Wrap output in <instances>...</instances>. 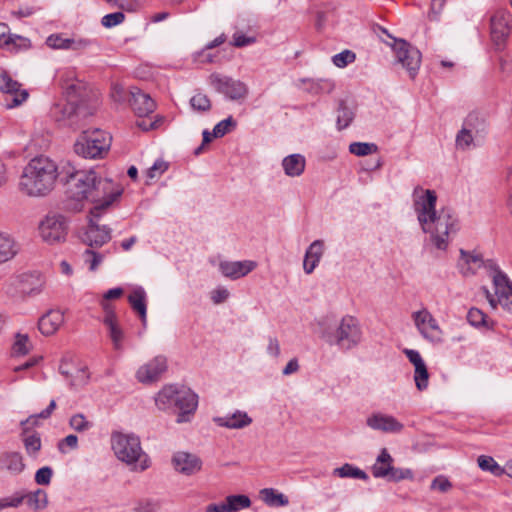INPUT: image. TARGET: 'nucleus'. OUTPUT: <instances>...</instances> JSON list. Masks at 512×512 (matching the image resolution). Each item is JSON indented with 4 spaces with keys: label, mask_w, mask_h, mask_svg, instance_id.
Wrapping results in <instances>:
<instances>
[{
    "label": "nucleus",
    "mask_w": 512,
    "mask_h": 512,
    "mask_svg": "<svg viewBox=\"0 0 512 512\" xmlns=\"http://www.w3.org/2000/svg\"><path fill=\"white\" fill-rule=\"evenodd\" d=\"M414 381L416 388L419 391H424L427 389L429 383V373L425 363L422 365H417L415 368Z\"/></svg>",
    "instance_id": "obj_43"
},
{
    "label": "nucleus",
    "mask_w": 512,
    "mask_h": 512,
    "mask_svg": "<svg viewBox=\"0 0 512 512\" xmlns=\"http://www.w3.org/2000/svg\"><path fill=\"white\" fill-rule=\"evenodd\" d=\"M447 0H432L430 12L428 14V17L430 20L436 21L439 18V15L443 11V8L446 4Z\"/></svg>",
    "instance_id": "obj_61"
},
{
    "label": "nucleus",
    "mask_w": 512,
    "mask_h": 512,
    "mask_svg": "<svg viewBox=\"0 0 512 512\" xmlns=\"http://www.w3.org/2000/svg\"><path fill=\"white\" fill-rule=\"evenodd\" d=\"M209 82L219 93L224 94L231 100L244 99L248 94L245 83L227 76L213 73L209 77Z\"/></svg>",
    "instance_id": "obj_15"
},
{
    "label": "nucleus",
    "mask_w": 512,
    "mask_h": 512,
    "mask_svg": "<svg viewBox=\"0 0 512 512\" xmlns=\"http://www.w3.org/2000/svg\"><path fill=\"white\" fill-rule=\"evenodd\" d=\"M128 301L133 308L141 317L143 323L146 321V303H145V292L139 288L134 290L129 296Z\"/></svg>",
    "instance_id": "obj_36"
},
{
    "label": "nucleus",
    "mask_w": 512,
    "mask_h": 512,
    "mask_svg": "<svg viewBox=\"0 0 512 512\" xmlns=\"http://www.w3.org/2000/svg\"><path fill=\"white\" fill-rule=\"evenodd\" d=\"M481 143L476 140L466 129L463 127L456 135V146L461 150H468L471 147H476Z\"/></svg>",
    "instance_id": "obj_40"
},
{
    "label": "nucleus",
    "mask_w": 512,
    "mask_h": 512,
    "mask_svg": "<svg viewBox=\"0 0 512 512\" xmlns=\"http://www.w3.org/2000/svg\"><path fill=\"white\" fill-rule=\"evenodd\" d=\"M392 48L396 59L414 79L421 65V52L404 39H394Z\"/></svg>",
    "instance_id": "obj_12"
},
{
    "label": "nucleus",
    "mask_w": 512,
    "mask_h": 512,
    "mask_svg": "<svg viewBox=\"0 0 512 512\" xmlns=\"http://www.w3.org/2000/svg\"><path fill=\"white\" fill-rule=\"evenodd\" d=\"M478 466L483 471H489L495 476L504 474V467H501L492 457L481 455L478 457Z\"/></svg>",
    "instance_id": "obj_41"
},
{
    "label": "nucleus",
    "mask_w": 512,
    "mask_h": 512,
    "mask_svg": "<svg viewBox=\"0 0 512 512\" xmlns=\"http://www.w3.org/2000/svg\"><path fill=\"white\" fill-rule=\"evenodd\" d=\"M101 306L104 311L103 323L108 329L109 337L113 343L114 348L116 350H120L122 348L124 332L118 323L117 316L113 310L112 305L110 303H106L105 301H101Z\"/></svg>",
    "instance_id": "obj_19"
},
{
    "label": "nucleus",
    "mask_w": 512,
    "mask_h": 512,
    "mask_svg": "<svg viewBox=\"0 0 512 512\" xmlns=\"http://www.w3.org/2000/svg\"><path fill=\"white\" fill-rule=\"evenodd\" d=\"M361 336L359 323L352 316L343 317L334 334H323L328 343H335L345 350L355 347L361 341Z\"/></svg>",
    "instance_id": "obj_9"
},
{
    "label": "nucleus",
    "mask_w": 512,
    "mask_h": 512,
    "mask_svg": "<svg viewBox=\"0 0 512 512\" xmlns=\"http://www.w3.org/2000/svg\"><path fill=\"white\" fill-rule=\"evenodd\" d=\"M262 500L271 507H283L289 504V499L283 493L273 488H264L260 491Z\"/></svg>",
    "instance_id": "obj_33"
},
{
    "label": "nucleus",
    "mask_w": 512,
    "mask_h": 512,
    "mask_svg": "<svg viewBox=\"0 0 512 512\" xmlns=\"http://www.w3.org/2000/svg\"><path fill=\"white\" fill-rule=\"evenodd\" d=\"M333 475L340 478L369 479V476L365 471L349 463H345L341 467L335 468L333 470Z\"/></svg>",
    "instance_id": "obj_35"
},
{
    "label": "nucleus",
    "mask_w": 512,
    "mask_h": 512,
    "mask_svg": "<svg viewBox=\"0 0 512 512\" xmlns=\"http://www.w3.org/2000/svg\"><path fill=\"white\" fill-rule=\"evenodd\" d=\"M84 262L88 265L90 271H95L104 259V254L86 249L84 254Z\"/></svg>",
    "instance_id": "obj_48"
},
{
    "label": "nucleus",
    "mask_w": 512,
    "mask_h": 512,
    "mask_svg": "<svg viewBox=\"0 0 512 512\" xmlns=\"http://www.w3.org/2000/svg\"><path fill=\"white\" fill-rule=\"evenodd\" d=\"M168 169V163L164 160H156L154 164L147 170L149 179L159 178Z\"/></svg>",
    "instance_id": "obj_57"
},
{
    "label": "nucleus",
    "mask_w": 512,
    "mask_h": 512,
    "mask_svg": "<svg viewBox=\"0 0 512 512\" xmlns=\"http://www.w3.org/2000/svg\"><path fill=\"white\" fill-rule=\"evenodd\" d=\"M354 118L353 111L344 103H341L337 112V124L339 129L346 128Z\"/></svg>",
    "instance_id": "obj_45"
},
{
    "label": "nucleus",
    "mask_w": 512,
    "mask_h": 512,
    "mask_svg": "<svg viewBox=\"0 0 512 512\" xmlns=\"http://www.w3.org/2000/svg\"><path fill=\"white\" fill-rule=\"evenodd\" d=\"M24 498H26L27 505L34 510H42L48 504L47 494L42 489L27 494Z\"/></svg>",
    "instance_id": "obj_38"
},
{
    "label": "nucleus",
    "mask_w": 512,
    "mask_h": 512,
    "mask_svg": "<svg viewBox=\"0 0 512 512\" xmlns=\"http://www.w3.org/2000/svg\"><path fill=\"white\" fill-rule=\"evenodd\" d=\"M256 266L257 263L251 260L221 261L219 270L225 277L235 280L246 276L253 271Z\"/></svg>",
    "instance_id": "obj_22"
},
{
    "label": "nucleus",
    "mask_w": 512,
    "mask_h": 512,
    "mask_svg": "<svg viewBox=\"0 0 512 512\" xmlns=\"http://www.w3.org/2000/svg\"><path fill=\"white\" fill-rule=\"evenodd\" d=\"M356 59V55L351 50H344L332 57V62L335 66L339 68H344L348 64L354 62Z\"/></svg>",
    "instance_id": "obj_49"
},
{
    "label": "nucleus",
    "mask_w": 512,
    "mask_h": 512,
    "mask_svg": "<svg viewBox=\"0 0 512 512\" xmlns=\"http://www.w3.org/2000/svg\"><path fill=\"white\" fill-rule=\"evenodd\" d=\"M229 297V291L225 288H217L211 292V300L214 304L225 302Z\"/></svg>",
    "instance_id": "obj_62"
},
{
    "label": "nucleus",
    "mask_w": 512,
    "mask_h": 512,
    "mask_svg": "<svg viewBox=\"0 0 512 512\" xmlns=\"http://www.w3.org/2000/svg\"><path fill=\"white\" fill-rule=\"evenodd\" d=\"M98 218L99 217H93L89 213L88 226L80 236L82 242L91 248L101 247L111 240V229L106 225H98L96 223V219Z\"/></svg>",
    "instance_id": "obj_16"
},
{
    "label": "nucleus",
    "mask_w": 512,
    "mask_h": 512,
    "mask_svg": "<svg viewBox=\"0 0 512 512\" xmlns=\"http://www.w3.org/2000/svg\"><path fill=\"white\" fill-rule=\"evenodd\" d=\"M52 475L53 471L50 467H42L35 474V482L38 485H48L51 482Z\"/></svg>",
    "instance_id": "obj_60"
},
{
    "label": "nucleus",
    "mask_w": 512,
    "mask_h": 512,
    "mask_svg": "<svg viewBox=\"0 0 512 512\" xmlns=\"http://www.w3.org/2000/svg\"><path fill=\"white\" fill-rule=\"evenodd\" d=\"M235 126H236V122L230 116L227 119H224L215 125V127L213 129V136L215 138L223 137L228 132H230Z\"/></svg>",
    "instance_id": "obj_50"
},
{
    "label": "nucleus",
    "mask_w": 512,
    "mask_h": 512,
    "mask_svg": "<svg viewBox=\"0 0 512 512\" xmlns=\"http://www.w3.org/2000/svg\"><path fill=\"white\" fill-rule=\"evenodd\" d=\"M437 195L434 190L420 186L413 191V208L424 233L430 235V241L439 250H446L450 235L458 229L457 218L449 209L436 211Z\"/></svg>",
    "instance_id": "obj_2"
},
{
    "label": "nucleus",
    "mask_w": 512,
    "mask_h": 512,
    "mask_svg": "<svg viewBox=\"0 0 512 512\" xmlns=\"http://www.w3.org/2000/svg\"><path fill=\"white\" fill-rule=\"evenodd\" d=\"M392 48L396 59L414 79L421 65V52L404 39H394Z\"/></svg>",
    "instance_id": "obj_13"
},
{
    "label": "nucleus",
    "mask_w": 512,
    "mask_h": 512,
    "mask_svg": "<svg viewBox=\"0 0 512 512\" xmlns=\"http://www.w3.org/2000/svg\"><path fill=\"white\" fill-rule=\"evenodd\" d=\"M130 95V106L139 117L147 116L155 110V101L139 88L132 87L130 89Z\"/></svg>",
    "instance_id": "obj_23"
},
{
    "label": "nucleus",
    "mask_w": 512,
    "mask_h": 512,
    "mask_svg": "<svg viewBox=\"0 0 512 512\" xmlns=\"http://www.w3.org/2000/svg\"><path fill=\"white\" fill-rule=\"evenodd\" d=\"M393 462L394 459L389 454L388 450L386 448L381 449L380 454L371 468L373 476L375 478H387L391 472Z\"/></svg>",
    "instance_id": "obj_30"
},
{
    "label": "nucleus",
    "mask_w": 512,
    "mask_h": 512,
    "mask_svg": "<svg viewBox=\"0 0 512 512\" xmlns=\"http://www.w3.org/2000/svg\"><path fill=\"white\" fill-rule=\"evenodd\" d=\"M20 251V244L5 232H0V264L12 260Z\"/></svg>",
    "instance_id": "obj_28"
},
{
    "label": "nucleus",
    "mask_w": 512,
    "mask_h": 512,
    "mask_svg": "<svg viewBox=\"0 0 512 512\" xmlns=\"http://www.w3.org/2000/svg\"><path fill=\"white\" fill-rule=\"evenodd\" d=\"M468 322L476 328H485L492 330L494 328V321L489 319L488 316L478 308H471L467 313Z\"/></svg>",
    "instance_id": "obj_34"
},
{
    "label": "nucleus",
    "mask_w": 512,
    "mask_h": 512,
    "mask_svg": "<svg viewBox=\"0 0 512 512\" xmlns=\"http://www.w3.org/2000/svg\"><path fill=\"white\" fill-rule=\"evenodd\" d=\"M215 422L222 427L240 429L251 424L252 419L245 412L237 411L225 417H217Z\"/></svg>",
    "instance_id": "obj_31"
},
{
    "label": "nucleus",
    "mask_w": 512,
    "mask_h": 512,
    "mask_svg": "<svg viewBox=\"0 0 512 512\" xmlns=\"http://www.w3.org/2000/svg\"><path fill=\"white\" fill-rule=\"evenodd\" d=\"M413 472L410 469L403 468H395L393 465L391 467V472L389 473L387 479L389 481L399 482L405 479H412Z\"/></svg>",
    "instance_id": "obj_55"
},
{
    "label": "nucleus",
    "mask_w": 512,
    "mask_h": 512,
    "mask_svg": "<svg viewBox=\"0 0 512 512\" xmlns=\"http://www.w3.org/2000/svg\"><path fill=\"white\" fill-rule=\"evenodd\" d=\"M55 407H56V402L54 400H52L50 402L49 406L45 410H43L42 412H40L37 415H32V416L28 417L26 420L22 421L21 425L23 427L24 434L26 433V431L28 429L27 428L28 425H32V426L36 425L38 418H43V419L48 418L51 415L52 411L55 409Z\"/></svg>",
    "instance_id": "obj_46"
},
{
    "label": "nucleus",
    "mask_w": 512,
    "mask_h": 512,
    "mask_svg": "<svg viewBox=\"0 0 512 512\" xmlns=\"http://www.w3.org/2000/svg\"><path fill=\"white\" fill-rule=\"evenodd\" d=\"M350 153L356 156H366L378 151V146L374 143L353 142L349 145Z\"/></svg>",
    "instance_id": "obj_42"
},
{
    "label": "nucleus",
    "mask_w": 512,
    "mask_h": 512,
    "mask_svg": "<svg viewBox=\"0 0 512 512\" xmlns=\"http://www.w3.org/2000/svg\"><path fill=\"white\" fill-rule=\"evenodd\" d=\"M458 267L464 276L473 275L483 267L491 278L494 287V294L486 287H482L490 306L492 309H496L498 305H501L505 310L512 313V282L493 261L485 262L482 255L476 251L469 252L461 249Z\"/></svg>",
    "instance_id": "obj_3"
},
{
    "label": "nucleus",
    "mask_w": 512,
    "mask_h": 512,
    "mask_svg": "<svg viewBox=\"0 0 512 512\" xmlns=\"http://www.w3.org/2000/svg\"><path fill=\"white\" fill-rule=\"evenodd\" d=\"M64 323V314L60 310H50L38 322V328L43 335H53Z\"/></svg>",
    "instance_id": "obj_25"
},
{
    "label": "nucleus",
    "mask_w": 512,
    "mask_h": 512,
    "mask_svg": "<svg viewBox=\"0 0 512 512\" xmlns=\"http://www.w3.org/2000/svg\"><path fill=\"white\" fill-rule=\"evenodd\" d=\"M155 404L158 409L166 411L169 409L178 410V423L189 421L198 405V397L190 389L177 387L175 385L164 386L155 397Z\"/></svg>",
    "instance_id": "obj_6"
},
{
    "label": "nucleus",
    "mask_w": 512,
    "mask_h": 512,
    "mask_svg": "<svg viewBox=\"0 0 512 512\" xmlns=\"http://www.w3.org/2000/svg\"><path fill=\"white\" fill-rule=\"evenodd\" d=\"M24 468L23 457L19 452H5L0 456V469L20 474Z\"/></svg>",
    "instance_id": "obj_29"
},
{
    "label": "nucleus",
    "mask_w": 512,
    "mask_h": 512,
    "mask_svg": "<svg viewBox=\"0 0 512 512\" xmlns=\"http://www.w3.org/2000/svg\"><path fill=\"white\" fill-rule=\"evenodd\" d=\"M89 373L86 367L76 368L75 372L72 371V375H70V385L71 386H83L88 383Z\"/></svg>",
    "instance_id": "obj_51"
},
{
    "label": "nucleus",
    "mask_w": 512,
    "mask_h": 512,
    "mask_svg": "<svg viewBox=\"0 0 512 512\" xmlns=\"http://www.w3.org/2000/svg\"><path fill=\"white\" fill-rule=\"evenodd\" d=\"M67 194L75 200L74 204H67V208L74 212L83 209L82 201L94 204L90 210L93 217H100L114 201L122 194V189L109 179L98 177L94 170L75 171L67 179Z\"/></svg>",
    "instance_id": "obj_1"
},
{
    "label": "nucleus",
    "mask_w": 512,
    "mask_h": 512,
    "mask_svg": "<svg viewBox=\"0 0 512 512\" xmlns=\"http://www.w3.org/2000/svg\"><path fill=\"white\" fill-rule=\"evenodd\" d=\"M0 91L7 94L10 98L6 99L5 102L7 109L21 105L29 96L28 91L21 89V84L13 80L6 72L0 73Z\"/></svg>",
    "instance_id": "obj_17"
},
{
    "label": "nucleus",
    "mask_w": 512,
    "mask_h": 512,
    "mask_svg": "<svg viewBox=\"0 0 512 512\" xmlns=\"http://www.w3.org/2000/svg\"><path fill=\"white\" fill-rule=\"evenodd\" d=\"M12 284L17 285L19 292L26 296L36 295L40 293L42 288L41 280L29 274H23L16 277L13 279Z\"/></svg>",
    "instance_id": "obj_27"
},
{
    "label": "nucleus",
    "mask_w": 512,
    "mask_h": 512,
    "mask_svg": "<svg viewBox=\"0 0 512 512\" xmlns=\"http://www.w3.org/2000/svg\"><path fill=\"white\" fill-rule=\"evenodd\" d=\"M305 166L306 161L301 154H291L282 161L284 172L289 177L300 176L304 172Z\"/></svg>",
    "instance_id": "obj_32"
},
{
    "label": "nucleus",
    "mask_w": 512,
    "mask_h": 512,
    "mask_svg": "<svg viewBox=\"0 0 512 512\" xmlns=\"http://www.w3.org/2000/svg\"><path fill=\"white\" fill-rule=\"evenodd\" d=\"M166 370L167 359L159 355L140 366L136 372V378L143 384L153 383L158 381Z\"/></svg>",
    "instance_id": "obj_18"
},
{
    "label": "nucleus",
    "mask_w": 512,
    "mask_h": 512,
    "mask_svg": "<svg viewBox=\"0 0 512 512\" xmlns=\"http://www.w3.org/2000/svg\"><path fill=\"white\" fill-rule=\"evenodd\" d=\"M191 107L199 112H207L211 108V101L206 94L197 93L190 99Z\"/></svg>",
    "instance_id": "obj_47"
},
{
    "label": "nucleus",
    "mask_w": 512,
    "mask_h": 512,
    "mask_svg": "<svg viewBox=\"0 0 512 512\" xmlns=\"http://www.w3.org/2000/svg\"><path fill=\"white\" fill-rule=\"evenodd\" d=\"M160 509V504L158 501L152 499H142L139 500L134 508V512H158Z\"/></svg>",
    "instance_id": "obj_53"
},
{
    "label": "nucleus",
    "mask_w": 512,
    "mask_h": 512,
    "mask_svg": "<svg viewBox=\"0 0 512 512\" xmlns=\"http://www.w3.org/2000/svg\"><path fill=\"white\" fill-rule=\"evenodd\" d=\"M32 343L27 334L17 333L12 346V352L16 356H23L30 352Z\"/></svg>",
    "instance_id": "obj_39"
},
{
    "label": "nucleus",
    "mask_w": 512,
    "mask_h": 512,
    "mask_svg": "<svg viewBox=\"0 0 512 512\" xmlns=\"http://www.w3.org/2000/svg\"><path fill=\"white\" fill-rule=\"evenodd\" d=\"M68 228V218L57 212H49L38 225L41 239L48 244H57L65 241Z\"/></svg>",
    "instance_id": "obj_10"
},
{
    "label": "nucleus",
    "mask_w": 512,
    "mask_h": 512,
    "mask_svg": "<svg viewBox=\"0 0 512 512\" xmlns=\"http://www.w3.org/2000/svg\"><path fill=\"white\" fill-rule=\"evenodd\" d=\"M111 445L116 457L133 471L143 472L149 468L150 459L142 450L140 439L136 435L115 432L111 436Z\"/></svg>",
    "instance_id": "obj_7"
},
{
    "label": "nucleus",
    "mask_w": 512,
    "mask_h": 512,
    "mask_svg": "<svg viewBox=\"0 0 512 512\" xmlns=\"http://www.w3.org/2000/svg\"><path fill=\"white\" fill-rule=\"evenodd\" d=\"M366 424L371 429L382 431L384 433H400L404 428V425L394 416L380 412L372 413L368 416Z\"/></svg>",
    "instance_id": "obj_21"
},
{
    "label": "nucleus",
    "mask_w": 512,
    "mask_h": 512,
    "mask_svg": "<svg viewBox=\"0 0 512 512\" xmlns=\"http://www.w3.org/2000/svg\"><path fill=\"white\" fill-rule=\"evenodd\" d=\"M172 465L177 472L191 476L202 469V460L195 454L179 451L173 455Z\"/></svg>",
    "instance_id": "obj_20"
},
{
    "label": "nucleus",
    "mask_w": 512,
    "mask_h": 512,
    "mask_svg": "<svg viewBox=\"0 0 512 512\" xmlns=\"http://www.w3.org/2000/svg\"><path fill=\"white\" fill-rule=\"evenodd\" d=\"M112 137L101 129L83 131L74 144L76 154L84 158H103L109 151Z\"/></svg>",
    "instance_id": "obj_8"
},
{
    "label": "nucleus",
    "mask_w": 512,
    "mask_h": 512,
    "mask_svg": "<svg viewBox=\"0 0 512 512\" xmlns=\"http://www.w3.org/2000/svg\"><path fill=\"white\" fill-rule=\"evenodd\" d=\"M71 38L64 37L63 34H52L46 39V44L51 49L69 50Z\"/></svg>",
    "instance_id": "obj_44"
},
{
    "label": "nucleus",
    "mask_w": 512,
    "mask_h": 512,
    "mask_svg": "<svg viewBox=\"0 0 512 512\" xmlns=\"http://www.w3.org/2000/svg\"><path fill=\"white\" fill-rule=\"evenodd\" d=\"M96 42L91 39L81 38V37H72L70 40V49L73 51H83L87 48L93 46Z\"/></svg>",
    "instance_id": "obj_58"
},
{
    "label": "nucleus",
    "mask_w": 512,
    "mask_h": 512,
    "mask_svg": "<svg viewBox=\"0 0 512 512\" xmlns=\"http://www.w3.org/2000/svg\"><path fill=\"white\" fill-rule=\"evenodd\" d=\"M66 101L56 103L51 108L54 120L62 125L77 126L80 119L95 113L98 97L86 84L78 79L66 80L63 84Z\"/></svg>",
    "instance_id": "obj_4"
},
{
    "label": "nucleus",
    "mask_w": 512,
    "mask_h": 512,
    "mask_svg": "<svg viewBox=\"0 0 512 512\" xmlns=\"http://www.w3.org/2000/svg\"><path fill=\"white\" fill-rule=\"evenodd\" d=\"M255 42V38L254 37H248V36H245L243 34H240V33H235L233 35V42L232 44L235 46V47H244V46H248L252 43Z\"/></svg>",
    "instance_id": "obj_63"
},
{
    "label": "nucleus",
    "mask_w": 512,
    "mask_h": 512,
    "mask_svg": "<svg viewBox=\"0 0 512 512\" xmlns=\"http://www.w3.org/2000/svg\"><path fill=\"white\" fill-rule=\"evenodd\" d=\"M324 253V242L322 240H315L310 244L306 250L303 269L306 274H311L318 263L320 262Z\"/></svg>",
    "instance_id": "obj_26"
},
{
    "label": "nucleus",
    "mask_w": 512,
    "mask_h": 512,
    "mask_svg": "<svg viewBox=\"0 0 512 512\" xmlns=\"http://www.w3.org/2000/svg\"><path fill=\"white\" fill-rule=\"evenodd\" d=\"M462 127L466 129L481 144L484 141L488 131V125L485 118L475 112L468 114L463 122Z\"/></svg>",
    "instance_id": "obj_24"
},
{
    "label": "nucleus",
    "mask_w": 512,
    "mask_h": 512,
    "mask_svg": "<svg viewBox=\"0 0 512 512\" xmlns=\"http://www.w3.org/2000/svg\"><path fill=\"white\" fill-rule=\"evenodd\" d=\"M267 353L273 358H277L280 355V343L277 338H268Z\"/></svg>",
    "instance_id": "obj_64"
},
{
    "label": "nucleus",
    "mask_w": 512,
    "mask_h": 512,
    "mask_svg": "<svg viewBox=\"0 0 512 512\" xmlns=\"http://www.w3.org/2000/svg\"><path fill=\"white\" fill-rule=\"evenodd\" d=\"M430 488L432 490H437L439 492L445 493L452 488V483L448 480L447 477L439 475L433 479Z\"/></svg>",
    "instance_id": "obj_59"
},
{
    "label": "nucleus",
    "mask_w": 512,
    "mask_h": 512,
    "mask_svg": "<svg viewBox=\"0 0 512 512\" xmlns=\"http://www.w3.org/2000/svg\"><path fill=\"white\" fill-rule=\"evenodd\" d=\"M58 177L56 163L48 157L31 159L20 177L21 192L30 197H42L50 193Z\"/></svg>",
    "instance_id": "obj_5"
},
{
    "label": "nucleus",
    "mask_w": 512,
    "mask_h": 512,
    "mask_svg": "<svg viewBox=\"0 0 512 512\" xmlns=\"http://www.w3.org/2000/svg\"><path fill=\"white\" fill-rule=\"evenodd\" d=\"M419 334L427 341L433 344H439L443 341V331L437 320L427 308L414 311L411 314Z\"/></svg>",
    "instance_id": "obj_11"
},
{
    "label": "nucleus",
    "mask_w": 512,
    "mask_h": 512,
    "mask_svg": "<svg viewBox=\"0 0 512 512\" xmlns=\"http://www.w3.org/2000/svg\"><path fill=\"white\" fill-rule=\"evenodd\" d=\"M70 426L77 432H84L92 427V423L87 421L83 414H76L70 418Z\"/></svg>",
    "instance_id": "obj_54"
},
{
    "label": "nucleus",
    "mask_w": 512,
    "mask_h": 512,
    "mask_svg": "<svg viewBox=\"0 0 512 512\" xmlns=\"http://www.w3.org/2000/svg\"><path fill=\"white\" fill-rule=\"evenodd\" d=\"M512 32V17L508 10L497 9L490 18V36L497 49H502Z\"/></svg>",
    "instance_id": "obj_14"
},
{
    "label": "nucleus",
    "mask_w": 512,
    "mask_h": 512,
    "mask_svg": "<svg viewBox=\"0 0 512 512\" xmlns=\"http://www.w3.org/2000/svg\"><path fill=\"white\" fill-rule=\"evenodd\" d=\"M224 501L229 512H238L251 506V500L246 495H229Z\"/></svg>",
    "instance_id": "obj_37"
},
{
    "label": "nucleus",
    "mask_w": 512,
    "mask_h": 512,
    "mask_svg": "<svg viewBox=\"0 0 512 512\" xmlns=\"http://www.w3.org/2000/svg\"><path fill=\"white\" fill-rule=\"evenodd\" d=\"M124 20L125 15L123 12H114L105 15L101 20V24L106 28H111L121 24Z\"/></svg>",
    "instance_id": "obj_56"
},
{
    "label": "nucleus",
    "mask_w": 512,
    "mask_h": 512,
    "mask_svg": "<svg viewBox=\"0 0 512 512\" xmlns=\"http://www.w3.org/2000/svg\"><path fill=\"white\" fill-rule=\"evenodd\" d=\"M23 442L29 455H35L41 449V439L37 434L24 436Z\"/></svg>",
    "instance_id": "obj_52"
}]
</instances>
